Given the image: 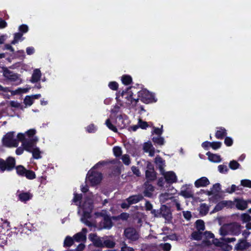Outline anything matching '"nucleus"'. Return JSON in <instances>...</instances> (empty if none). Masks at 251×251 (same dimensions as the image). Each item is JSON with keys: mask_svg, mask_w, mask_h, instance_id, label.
I'll use <instances>...</instances> for the list:
<instances>
[{"mask_svg": "<svg viewBox=\"0 0 251 251\" xmlns=\"http://www.w3.org/2000/svg\"><path fill=\"white\" fill-rule=\"evenodd\" d=\"M36 133L35 129H30L24 133H19L17 138L22 142V146L25 147V150L31 152L34 158L38 159L41 158L42 152L36 146L39 139L35 136Z\"/></svg>", "mask_w": 251, "mask_h": 251, "instance_id": "f257e3e1", "label": "nucleus"}, {"mask_svg": "<svg viewBox=\"0 0 251 251\" xmlns=\"http://www.w3.org/2000/svg\"><path fill=\"white\" fill-rule=\"evenodd\" d=\"M91 196L87 197L82 204L79 206L78 213L81 215V221L88 226L92 225L91 220V213L93 208Z\"/></svg>", "mask_w": 251, "mask_h": 251, "instance_id": "f03ea898", "label": "nucleus"}, {"mask_svg": "<svg viewBox=\"0 0 251 251\" xmlns=\"http://www.w3.org/2000/svg\"><path fill=\"white\" fill-rule=\"evenodd\" d=\"M192 238L194 240H199L202 239L204 237L206 238V240L203 241V245L204 246H209L211 244V241L210 239H212V242L216 246H220L221 243L218 241L217 239H213L214 234L210 232L206 231L203 233L201 231H196L192 233Z\"/></svg>", "mask_w": 251, "mask_h": 251, "instance_id": "7ed1b4c3", "label": "nucleus"}, {"mask_svg": "<svg viewBox=\"0 0 251 251\" xmlns=\"http://www.w3.org/2000/svg\"><path fill=\"white\" fill-rule=\"evenodd\" d=\"M221 235H237L240 233L241 226L238 223H234L223 225L219 230Z\"/></svg>", "mask_w": 251, "mask_h": 251, "instance_id": "20e7f679", "label": "nucleus"}, {"mask_svg": "<svg viewBox=\"0 0 251 251\" xmlns=\"http://www.w3.org/2000/svg\"><path fill=\"white\" fill-rule=\"evenodd\" d=\"M20 141L18 138H15V132L10 131L7 133L2 139V145L7 148L18 147Z\"/></svg>", "mask_w": 251, "mask_h": 251, "instance_id": "39448f33", "label": "nucleus"}, {"mask_svg": "<svg viewBox=\"0 0 251 251\" xmlns=\"http://www.w3.org/2000/svg\"><path fill=\"white\" fill-rule=\"evenodd\" d=\"M15 165V160L12 157H8L6 160L0 158V171H11Z\"/></svg>", "mask_w": 251, "mask_h": 251, "instance_id": "423d86ee", "label": "nucleus"}, {"mask_svg": "<svg viewBox=\"0 0 251 251\" xmlns=\"http://www.w3.org/2000/svg\"><path fill=\"white\" fill-rule=\"evenodd\" d=\"M139 96L141 100L146 103L156 101L153 94L150 93L146 89H143L139 92Z\"/></svg>", "mask_w": 251, "mask_h": 251, "instance_id": "0eeeda50", "label": "nucleus"}, {"mask_svg": "<svg viewBox=\"0 0 251 251\" xmlns=\"http://www.w3.org/2000/svg\"><path fill=\"white\" fill-rule=\"evenodd\" d=\"M86 179L92 185H96L99 183L101 181V175L99 172L91 170L88 172Z\"/></svg>", "mask_w": 251, "mask_h": 251, "instance_id": "6e6552de", "label": "nucleus"}, {"mask_svg": "<svg viewBox=\"0 0 251 251\" xmlns=\"http://www.w3.org/2000/svg\"><path fill=\"white\" fill-rule=\"evenodd\" d=\"M3 75L5 78L14 82L16 85H19L22 83V80L19 75L17 74L11 72L8 69H5L4 70Z\"/></svg>", "mask_w": 251, "mask_h": 251, "instance_id": "1a4fd4ad", "label": "nucleus"}, {"mask_svg": "<svg viewBox=\"0 0 251 251\" xmlns=\"http://www.w3.org/2000/svg\"><path fill=\"white\" fill-rule=\"evenodd\" d=\"M97 217H103V221L101 223V226L104 228L109 229L112 226V223L110 218L105 214V211L100 213H96Z\"/></svg>", "mask_w": 251, "mask_h": 251, "instance_id": "9d476101", "label": "nucleus"}, {"mask_svg": "<svg viewBox=\"0 0 251 251\" xmlns=\"http://www.w3.org/2000/svg\"><path fill=\"white\" fill-rule=\"evenodd\" d=\"M164 177L166 181L169 183H173L176 182L177 177L173 171L165 172L161 173Z\"/></svg>", "mask_w": 251, "mask_h": 251, "instance_id": "9b49d317", "label": "nucleus"}, {"mask_svg": "<svg viewBox=\"0 0 251 251\" xmlns=\"http://www.w3.org/2000/svg\"><path fill=\"white\" fill-rule=\"evenodd\" d=\"M160 217H163L166 220L170 221L172 219V213L169 208L165 205L161 206L160 209Z\"/></svg>", "mask_w": 251, "mask_h": 251, "instance_id": "f8f14e48", "label": "nucleus"}, {"mask_svg": "<svg viewBox=\"0 0 251 251\" xmlns=\"http://www.w3.org/2000/svg\"><path fill=\"white\" fill-rule=\"evenodd\" d=\"M125 236L129 239L135 241L139 238L138 233H136L135 230L132 228H127L125 230Z\"/></svg>", "mask_w": 251, "mask_h": 251, "instance_id": "ddd939ff", "label": "nucleus"}, {"mask_svg": "<svg viewBox=\"0 0 251 251\" xmlns=\"http://www.w3.org/2000/svg\"><path fill=\"white\" fill-rule=\"evenodd\" d=\"M89 238L93 242V243L95 247L99 248L103 247L104 240L103 238L98 237L94 234H90Z\"/></svg>", "mask_w": 251, "mask_h": 251, "instance_id": "4468645a", "label": "nucleus"}, {"mask_svg": "<svg viewBox=\"0 0 251 251\" xmlns=\"http://www.w3.org/2000/svg\"><path fill=\"white\" fill-rule=\"evenodd\" d=\"M133 93L131 91L128 89L126 92H124L122 93V97L126 100V103L128 104H136L137 102L138 99H135L132 98Z\"/></svg>", "mask_w": 251, "mask_h": 251, "instance_id": "2eb2a0df", "label": "nucleus"}, {"mask_svg": "<svg viewBox=\"0 0 251 251\" xmlns=\"http://www.w3.org/2000/svg\"><path fill=\"white\" fill-rule=\"evenodd\" d=\"M210 184L208 179L206 177H201L196 180L194 183L197 188L206 187Z\"/></svg>", "mask_w": 251, "mask_h": 251, "instance_id": "dca6fc26", "label": "nucleus"}, {"mask_svg": "<svg viewBox=\"0 0 251 251\" xmlns=\"http://www.w3.org/2000/svg\"><path fill=\"white\" fill-rule=\"evenodd\" d=\"M86 232L87 229L85 228H82V231L81 232H79L75 234L73 236L74 240L77 242L85 241L86 239Z\"/></svg>", "mask_w": 251, "mask_h": 251, "instance_id": "f3484780", "label": "nucleus"}, {"mask_svg": "<svg viewBox=\"0 0 251 251\" xmlns=\"http://www.w3.org/2000/svg\"><path fill=\"white\" fill-rule=\"evenodd\" d=\"M154 162L157 167L159 169L160 173L163 172L165 171L164 169L165 166V161L160 157L157 156L155 158Z\"/></svg>", "mask_w": 251, "mask_h": 251, "instance_id": "a211bd4d", "label": "nucleus"}, {"mask_svg": "<svg viewBox=\"0 0 251 251\" xmlns=\"http://www.w3.org/2000/svg\"><path fill=\"white\" fill-rule=\"evenodd\" d=\"M41 72L39 69H35L33 72L30 82L32 83H35L39 81L41 78Z\"/></svg>", "mask_w": 251, "mask_h": 251, "instance_id": "6ab92c4d", "label": "nucleus"}, {"mask_svg": "<svg viewBox=\"0 0 251 251\" xmlns=\"http://www.w3.org/2000/svg\"><path fill=\"white\" fill-rule=\"evenodd\" d=\"M250 246V244L246 241L242 240L239 242L235 247V251H242Z\"/></svg>", "mask_w": 251, "mask_h": 251, "instance_id": "aec40b11", "label": "nucleus"}, {"mask_svg": "<svg viewBox=\"0 0 251 251\" xmlns=\"http://www.w3.org/2000/svg\"><path fill=\"white\" fill-rule=\"evenodd\" d=\"M180 194L185 198H192L193 196L192 191L187 188L186 186H183L182 187Z\"/></svg>", "mask_w": 251, "mask_h": 251, "instance_id": "412c9836", "label": "nucleus"}, {"mask_svg": "<svg viewBox=\"0 0 251 251\" xmlns=\"http://www.w3.org/2000/svg\"><path fill=\"white\" fill-rule=\"evenodd\" d=\"M143 149L145 152H149V155L153 156L154 154V149L151 142L145 143L143 146Z\"/></svg>", "mask_w": 251, "mask_h": 251, "instance_id": "4be33fe9", "label": "nucleus"}, {"mask_svg": "<svg viewBox=\"0 0 251 251\" xmlns=\"http://www.w3.org/2000/svg\"><path fill=\"white\" fill-rule=\"evenodd\" d=\"M236 207L239 210H243L247 207V202L241 199H236L234 201Z\"/></svg>", "mask_w": 251, "mask_h": 251, "instance_id": "5701e85b", "label": "nucleus"}, {"mask_svg": "<svg viewBox=\"0 0 251 251\" xmlns=\"http://www.w3.org/2000/svg\"><path fill=\"white\" fill-rule=\"evenodd\" d=\"M143 199V196L141 195H134L129 197L126 199V201L129 203V204L136 203Z\"/></svg>", "mask_w": 251, "mask_h": 251, "instance_id": "b1692460", "label": "nucleus"}, {"mask_svg": "<svg viewBox=\"0 0 251 251\" xmlns=\"http://www.w3.org/2000/svg\"><path fill=\"white\" fill-rule=\"evenodd\" d=\"M174 197L172 194L165 193L159 196V200L161 202L165 203L169 200H173Z\"/></svg>", "mask_w": 251, "mask_h": 251, "instance_id": "393cba45", "label": "nucleus"}, {"mask_svg": "<svg viewBox=\"0 0 251 251\" xmlns=\"http://www.w3.org/2000/svg\"><path fill=\"white\" fill-rule=\"evenodd\" d=\"M206 155L208 157V159L213 162L219 163L222 161V159L220 155L216 154H213L210 152L206 153Z\"/></svg>", "mask_w": 251, "mask_h": 251, "instance_id": "a878e982", "label": "nucleus"}, {"mask_svg": "<svg viewBox=\"0 0 251 251\" xmlns=\"http://www.w3.org/2000/svg\"><path fill=\"white\" fill-rule=\"evenodd\" d=\"M32 197V195L29 192L22 193L19 195V199L24 202H25Z\"/></svg>", "mask_w": 251, "mask_h": 251, "instance_id": "bb28decb", "label": "nucleus"}, {"mask_svg": "<svg viewBox=\"0 0 251 251\" xmlns=\"http://www.w3.org/2000/svg\"><path fill=\"white\" fill-rule=\"evenodd\" d=\"M145 190L144 191V194L145 196L150 197L151 195V192L154 190V187L148 183L145 184Z\"/></svg>", "mask_w": 251, "mask_h": 251, "instance_id": "cd10ccee", "label": "nucleus"}, {"mask_svg": "<svg viewBox=\"0 0 251 251\" xmlns=\"http://www.w3.org/2000/svg\"><path fill=\"white\" fill-rule=\"evenodd\" d=\"M230 201H224L219 202L215 207L214 211L217 212L222 210L224 207L226 206Z\"/></svg>", "mask_w": 251, "mask_h": 251, "instance_id": "c85d7f7f", "label": "nucleus"}, {"mask_svg": "<svg viewBox=\"0 0 251 251\" xmlns=\"http://www.w3.org/2000/svg\"><path fill=\"white\" fill-rule=\"evenodd\" d=\"M226 134V130L224 128L219 127L216 132L215 136L218 139H222Z\"/></svg>", "mask_w": 251, "mask_h": 251, "instance_id": "c756f323", "label": "nucleus"}, {"mask_svg": "<svg viewBox=\"0 0 251 251\" xmlns=\"http://www.w3.org/2000/svg\"><path fill=\"white\" fill-rule=\"evenodd\" d=\"M23 34L21 33H16L14 35V39L11 42V44L15 45L20 41H23L24 38L22 37Z\"/></svg>", "mask_w": 251, "mask_h": 251, "instance_id": "7c9ffc66", "label": "nucleus"}, {"mask_svg": "<svg viewBox=\"0 0 251 251\" xmlns=\"http://www.w3.org/2000/svg\"><path fill=\"white\" fill-rule=\"evenodd\" d=\"M196 226L198 231H202L205 229L204 223L203 221L198 220L196 222Z\"/></svg>", "mask_w": 251, "mask_h": 251, "instance_id": "2f4dec72", "label": "nucleus"}, {"mask_svg": "<svg viewBox=\"0 0 251 251\" xmlns=\"http://www.w3.org/2000/svg\"><path fill=\"white\" fill-rule=\"evenodd\" d=\"M200 213L202 215H205L209 211V207L205 203H202L200 206Z\"/></svg>", "mask_w": 251, "mask_h": 251, "instance_id": "473e14b6", "label": "nucleus"}, {"mask_svg": "<svg viewBox=\"0 0 251 251\" xmlns=\"http://www.w3.org/2000/svg\"><path fill=\"white\" fill-rule=\"evenodd\" d=\"M34 102L32 96H26L24 100V103L26 106H31Z\"/></svg>", "mask_w": 251, "mask_h": 251, "instance_id": "72a5a7b5", "label": "nucleus"}, {"mask_svg": "<svg viewBox=\"0 0 251 251\" xmlns=\"http://www.w3.org/2000/svg\"><path fill=\"white\" fill-rule=\"evenodd\" d=\"M146 176L149 180H153L156 178V174L154 171H146Z\"/></svg>", "mask_w": 251, "mask_h": 251, "instance_id": "f704fd0d", "label": "nucleus"}, {"mask_svg": "<svg viewBox=\"0 0 251 251\" xmlns=\"http://www.w3.org/2000/svg\"><path fill=\"white\" fill-rule=\"evenodd\" d=\"M30 87H26L25 88H18L15 91H13L12 94L14 95L20 94V93H27L30 90Z\"/></svg>", "mask_w": 251, "mask_h": 251, "instance_id": "c9c22d12", "label": "nucleus"}, {"mask_svg": "<svg viewBox=\"0 0 251 251\" xmlns=\"http://www.w3.org/2000/svg\"><path fill=\"white\" fill-rule=\"evenodd\" d=\"M74 241V238H72L70 236H67L64 241V246L70 247L73 244Z\"/></svg>", "mask_w": 251, "mask_h": 251, "instance_id": "e433bc0d", "label": "nucleus"}, {"mask_svg": "<svg viewBox=\"0 0 251 251\" xmlns=\"http://www.w3.org/2000/svg\"><path fill=\"white\" fill-rule=\"evenodd\" d=\"M105 125L107 126V127L113 131L116 132H117V129L116 127L114 126L111 122V120L110 119H108L105 121Z\"/></svg>", "mask_w": 251, "mask_h": 251, "instance_id": "4c0bfd02", "label": "nucleus"}, {"mask_svg": "<svg viewBox=\"0 0 251 251\" xmlns=\"http://www.w3.org/2000/svg\"><path fill=\"white\" fill-rule=\"evenodd\" d=\"M218 170L221 174H226L228 171L227 166L225 164L219 165L218 167Z\"/></svg>", "mask_w": 251, "mask_h": 251, "instance_id": "58836bf2", "label": "nucleus"}, {"mask_svg": "<svg viewBox=\"0 0 251 251\" xmlns=\"http://www.w3.org/2000/svg\"><path fill=\"white\" fill-rule=\"evenodd\" d=\"M152 141L154 143L160 145H163L164 144V139L160 136H158L156 137H153Z\"/></svg>", "mask_w": 251, "mask_h": 251, "instance_id": "ea45409f", "label": "nucleus"}, {"mask_svg": "<svg viewBox=\"0 0 251 251\" xmlns=\"http://www.w3.org/2000/svg\"><path fill=\"white\" fill-rule=\"evenodd\" d=\"M17 173L21 176H24L26 170L21 165L18 166L16 168Z\"/></svg>", "mask_w": 251, "mask_h": 251, "instance_id": "a19ab883", "label": "nucleus"}, {"mask_svg": "<svg viewBox=\"0 0 251 251\" xmlns=\"http://www.w3.org/2000/svg\"><path fill=\"white\" fill-rule=\"evenodd\" d=\"M103 247L111 248L115 246V243L112 240L107 239L104 240L103 242Z\"/></svg>", "mask_w": 251, "mask_h": 251, "instance_id": "79ce46f5", "label": "nucleus"}, {"mask_svg": "<svg viewBox=\"0 0 251 251\" xmlns=\"http://www.w3.org/2000/svg\"><path fill=\"white\" fill-rule=\"evenodd\" d=\"M122 81L125 85H128L131 82L132 78L129 75H124L122 77Z\"/></svg>", "mask_w": 251, "mask_h": 251, "instance_id": "37998d69", "label": "nucleus"}, {"mask_svg": "<svg viewBox=\"0 0 251 251\" xmlns=\"http://www.w3.org/2000/svg\"><path fill=\"white\" fill-rule=\"evenodd\" d=\"M240 164L235 160H232L229 163V167L232 170H236L239 168Z\"/></svg>", "mask_w": 251, "mask_h": 251, "instance_id": "c03bdc74", "label": "nucleus"}, {"mask_svg": "<svg viewBox=\"0 0 251 251\" xmlns=\"http://www.w3.org/2000/svg\"><path fill=\"white\" fill-rule=\"evenodd\" d=\"M24 176L29 179H32L35 178V174L34 172L30 170H26Z\"/></svg>", "mask_w": 251, "mask_h": 251, "instance_id": "a18cd8bd", "label": "nucleus"}, {"mask_svg": "<svg viewBox=\"0 0 251 251\" xmlns=\"http://www.w3.org/2000/svg\"><path fill=\"white\" fill-rule=\"evenodd\" d=\"M113 153L115 156L119 157L121 155L122 153V150L121 148L119 147H115L113 149Z\"/></svg>", "mask_w": 251, "mask_h": 251, "instance_id": "49530a36", "label": "nucleus"}, {"mask_svg": "<svg viewBox=\"0 0 251 251\" xmlns=\"http://www.w3.org/2000/svg\"><path fill=\"white\" fill-rule=\"evenodd\" d=\"M122 160L123 163L126 165H128L130 163V159L129 156L128 155L125 154V155H123L122 157Z\"/></svg>", "mask_w": 251, "mask_h": 251, "instance_id": "de8ad7c7", "label": "nucleus"}, {"mask_svg": "<svg viewBox=\"0 0 251 251\" xmlns=\"http://www.w3.org/2000/svg\"><path fill=\"white\" fill-rule=\"evenodd\" d=\"M241 218L243 222L247 223L251 221V217L248 214H243L241 216Z\"/></svg>", "mask_w": 251, "mask_h": 251, "instance_id": "09e8293b", "label": "nucleus"}, {"mask_svg": "<svg viewBox=\"0 0 251 251\" xmlns=\"http://www.w3.org/2000/svg\"><path fill=\"white\" fill-rule=\"evenodd\" d=\"M222 143L220 142H210V147L214 150L219 149L221 146Z\"/></svg>", "mask_w": 251, "mask_h": 251, "instance_id": "8fccbe9b", "label": "nucleus"}, {"mask_svg": "<svg viewBox=\"0 0 251 251\" xmlns=\"http://www.w3.org/2000/svg\"><path fill=\"white\" fill-rule=\"evenodd\" d=\"M241 184L244 187L251 188V180L249 179H243L241 181Z\"/></svg>", "mask_w": 251, "mask_h": 251, "instance_id": "3c124183", "label": "nucleus"}, {"mask_svg": "<svg viewBox=\"0 0 251 251\" xmlns=\"http://www.w3.org/2000/svg\"><path fill=\"white\" fill-rule=\"evenodd\" d=\"M82 198V196L81 195H79V194H75V193L74 194V199L73 200V201L74 203H75V204L76 205H78V202L79 201H80V200Z\"/></svg>", "mask_w": 251, "mask_h": 251, "instance_id": "603ef678", "label": "nucleus"}, {"mask_svg": "<svg viewBox=\"0 0 251 251\" xmlns=\"http://www.w3.org/2000/svg\"><path fill=\"white\" fill-rule=\"evenodd\" d=\"M129 217V214L126 213H122L118 217H113L112 218L113 219H121L123 220H126L128 219Z\"/></svg>", "mask_w": 251, "mask_h": 251, "instance_id": "864d4df0", "label": "nucleus"}, {"mask_svg": "<svg viewBox=\"0 0 251 251\" xmlns=\"http://www.w3.org/2000/svg\"><path fill=\"white\" fill-rule=\"evenodd\" d=\"M163 132V126H161V128L153 127L152 134L154 133L156 135L160 136Z\"/></svg>", "mask_w": 251, "mask_h": 251, "instance_id": "5fc2aeb1", "label": "nucleus"}, {"mask_svg": "<svg viewBox=\"0 0 251 251\" xmlns=\"http://www.w3.org/2000/svg\"><path fill=\"white\" fill-rule=\"evenodd\" d=\"M19 30L23 33H26L28 30V27L26 25H22L19 27Z\"/></svg>", "mask_w": 251, "mask_h": 251, "instance_id": "6e6d98bb", "label": "nucleus"}, {"mask_svg": "<svg viewBox=\"0 0 251 251\" xmlns=\"http://www.w3.org/2000/svg\"><path fill=\"white\" fill-rule=\"evenodd\" d=\"M108 86L111 89L116 90L118 88V84L116 82L112 81L109 83Z\"/></svg>", "mask_w": 251, "mask_h": 251, "instance_id": "4d7b16f0", "label": "nucleus"}, {"mask_svg": "<svg viewBox=\"0 0 251 251\" xmlns=\"http://www.w3.org/2000/svg\"><path fill=\"white\" fill-rule=\"evenodd\" d=\"M121 106V104H116L114 108L111 109V112L115 114L118 113L120 111Z\"/></svg>", "mask_w": 251, "mask_h": 251, "instance_id": "13d9d810", "label": "nucleus"}, {"mask_svg": "<svg viewBox=\"0 0 251 251\" xmlns=\"http://www.w3.org/2000/svg\"><path fill=\"white\" fill-rule=\"evenodd\" d=\"M121 251H134V249L127 246L126 244L123 243L121 247Z\"/></svg>", "mask_w": 251, "mask_h": 251, "instance_id": "bf43d9fd", "label": "nucleus"}, {"mask_svg": "<svg viewBox=\"0 0 251 251\" xmlns=\"http://www.w3.org/2000/svg\"><path fill=\"white\" fill-rule=\"evenodd\" d=\"M86 130L89 132H94L96 130V127L93 124H91L86 127Z\"/></svg>", "mask_w": 251, "mask_h": 251, "instance_id": "052dcab7", "label": "nucleus"}, {"mask_svg": "<svg viewBox=\"0 0 251 251\" xmlns=\"http://www.w3.org/2000/svg\"><path fill=\"white\" fill-rule=\"evenodd\" d=\"M138 125L139 127L143 129H145L148 126V123L146 122L142 121L141 120H139Z\"/></svg>", "mask_w": 251, "mask_h": 251, "instance_id": "680f3d73", "label": "nucleus"}, {"mask_svg": "<svg viewBox=\"0 0 251 251\" xmlns=\"http://www.w3.org/2000/svg\"><path fill=\"white\" fill-rule=\"evenodd\" d=\"M236 186L235 185H232L230 187L227 188L226 190V192L228 193H232L236 190Z\"/></svg>", "mask_w": 251, "mask_h": 251, "instance_id": "e2e57ef3", "label": "nucleus"}, {"mask_svg": "<svg viewBox=\"0 0 251 251\" xmlns=\"http://www.w3.org/2000/svg\"><path fill=\"white\" fill-rule=\"evenodd\" d=\"M233 143V140L230 137H226L225 139V144L227 146H231L232 145Z\"/></svg>", "mask_w": 251, "mask_h": 251, "instance_id": "0e129e2a", "label": "nucleus"}, {"mask_svg": "<svg viewBox=\"0 0 251 251\" xmlns=\"http://www.w3.org/2000/svg\"><path fill=\"white\" fill-rule=\"evenodd\" d=\"M24 150H25V148L22 145L21 147H19L16 149V153L17 155H21L24 152Z\"/></svg>", "mask_w": 251, "mask_h": 251, "instance_id": "69168bd1", "label": "nucleus"}, {"mask_svg": "<svg viewBox=\"0 0 251 251\" xmlns=\"http://www.w3.org/2000/svg\"><path fill=\"white\" fill-rule=\"evenodd\" d=\"M221 189V185L219 183H216L213 185L212 190L214 192H218Z\"/></svg>", "mask_w": 251, "mask_h": 251, "instance_id": "338daca9", "label": "nucleus"}, {"mask_svg": "<svg viewBox=\"0 0 251 251\" xmlns=\"http://www.w3.org/2000/svg\"><path fill=\"white\" fill-rule=\"evenodd\" d=\"M132 171L134 174L136 175L137 176H139L140 175V172L139 170L135 166H132L131 168Z\"/></svg>", "mask_w": 251, "mask_h": 251, "instance_id": "774afa93", "label": "nucleus"}]
</instances>
